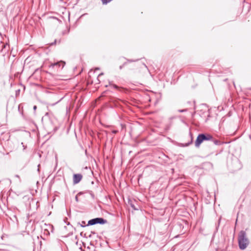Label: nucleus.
<instances>
[{
  "mask_svg": "<svg viewBox=\"0 0 251 251\" xmlns=\"http://www.w3.org/2000/svg\"><path fill=\"white\" fill-rule=\"evenodd\" d=\"M238 243L239 248L241 250L245 249L249 243V240L246 237V232L244 231H240L239 234Z\"/></svg>",
  "mask_w": 251,
  "mask_h": 251,
  "instance_id": "f257e3e1",
  "label": "nucleus"
},
{
  "mask_svg": "<svg viewBox=\"0 0 251 251\" xmlns=\"http://www.w3.org/2000/svg\"><path fill=\"white\" fill-rule=\"evenodd\" d=\"M213 139L212 136L209 134H199L195 141V146L197 148L199 147L200 145L204 141L211 140Z\"/></svg>",
  "mask_w": 251,
  "mask_h": 251,
  "instance_id": "f03ea898",
  "label": "nucleus"
},
{
  "mask_svg": "<svg viewBox=\"0 0 251 251\" xmlns=\"http://www.w3.org/2000/svg\"><path fill=\"white\" fill-rule=\"evenodd\" d=\"M106 223V221L101 218H96L91 219L88 221V226L94 225L96 224H103Z\"/></svg>",
  "mask_w": 251,
  "mask_h": 251,
  "instance_id": "7ed1b4c3",
  "label": "nucleus"
},
{
  "mask_svg": "<svg viewBox=\"0 0 251 251\" xmlns=\"http://www.w3.org/2000/svg\"><path fill=\"white\" fill-rule=\"evenodd\" d=\"M65 62L64 61H60L56 62V63H51L49 66V67H50V68H53L55 67L57 68H59V67L62 66V68H63L64 67V66H65Z\"/></svg>",
  "mask_w": 251,
  "mask_h": 251,
  "instance_id": "20e7f679",
  "label": "nucleus"
},
{
  "mask_svg": "<svg viewBox=\"0 0 251 251\" xmlns=\"http://www.w3.org/2000/svg\"><path fill=\"white\" fill-rule=\"evenodd\" d=\"M82 178V176L81 174H75L73 176V183L77 184L79 183Z\"/></svg>",
  "mask_w": 251,
  "mask_h": 251,
  "instance_id": "39448f33",
  "label": "nucleus"
},
{
  "mask_svg": "<svg viewBox=\"0 0 251 251\" xmlns=\"http://www.w3.org/2000/svg\"><path fill=\"white\" fill-rule=\"evenodd\" d=\"M214 143L215 144V145H220L221 144V142L219 140H214Z\"/></svg>",
  "mask_w": 251,
  "mask_h": 251,
  "instance_id": "423d86ee",
  "label": "nucleus"
},
{
  "mask_svg": "<svg viewBox=\"0 0 251 251\" xmlns=\"http://www.w3.org/2000/svg\"><path fill=\"white\" fill-rule=\"evenodd\" d=\"M103 4H107L108 2H109L112 0H101Z\"/></svg>",
  "mask_w": 251,
  "mask_h": 251,
  "instance_id": "0eeeda50",
  "label": "nucleus"
},
{
  "mask_svg": "<svg viewBox=\"0 0 251 251\" xmlns=\"http://www.w3.org/2000/svg\"><path fill=\"white\" fill-rule=\"evenodd\" d=\"M85 222L84 221H82L81 222V226L82 227L85 226Z\"/></svg>",
  "mask_w": 251,
  "mask_h": 251,
  "instance_id": "6e6552de",
  "label": "nucleus"
},
{
  "mask_svg": "<svg viewBox=\"0 0 251 251\" xmlns=\"http://www.w3.org/2000/svg\"><path fill=\"white\" fill-rule=\"evenodd\" d=\"M117 130H113L112 131V133H113L114 134H116V133H117Z\"/></svg>",
  "mask_w": 251,
  "mask_h": 251,
  "instance_id": "1a4fd4ad",
  "label": "nucleus"
},
{
  "mask_svg": "<svg viewBox=\"0 0 251 251\" xmlns=\"http://www.w3.org/2000/svg\"><path fill=\"white\" fill-rule=\"evenodd\" d=\"M186 109H184V110H179V112H184V111H186Z\"/></svg>",
  "mask_w": 251,
  "mask_h": 251,
  "instance_id": "9d476101",
  "label": "nucleus"
},
{
  "mask_svg": "<svg viewBox=\"0 0 251 251\" xmlns=\"http://www.w3.org/2000/svg\"><path fill=\"white\" fill-rule=\"evenodd\" d=\"M36 108H37V106H36V105L34 106V107H33V109H34V110H36Z\"/></svg>",
  "mask_w": 251,
  "mask_h": 251,
  "instance_id": "9b49d317",
  "label": "nucleus"
},
{
  "mask_svg": "<svg viewBox=\"0 0 251 251\" xmlns=\"http://www.w3.org/2000/svg\"><path fill=\"white\" fill-rule=\"evenodd\" d=\"M15 177H17V178H20V176H19V175H15Z\"/></svg>",
  "mask_w": 251,
  "mask_h": 251,
  "instance_id": "f8f14e48",
  "label": "nucleus"
},
{
  "mask_svg": "<svg viewBox=\"0 0 251 251\" xmlns=\"http://www.w3.org/2000/svg\"><path fill=\"white\" fill-rule=\"evenodd\" d=\"M75 200L76 201H78V198L77 196H75Z\"/></svg>",
  "mask_w": 251,
  "mask_h": 251,
  "instance_id": "ddd939ff",
  "label": "nucleus"
},
{
  "mask_svg": "<svg viewBox=\"0 0 251 251\" xmlns=\"http://www.w3.org/2000/svg\"><path fill=\"white\" fill-rule=\"evenodd\" d=\"M103 75V73H101V74H100L99 75V76H100V75Z\"/></svg>",
  "mask_w": 251,
  "mask_h": 251,
  "instance_id": "4468645a",
  "label": "nucleus"
}]
</instances>
